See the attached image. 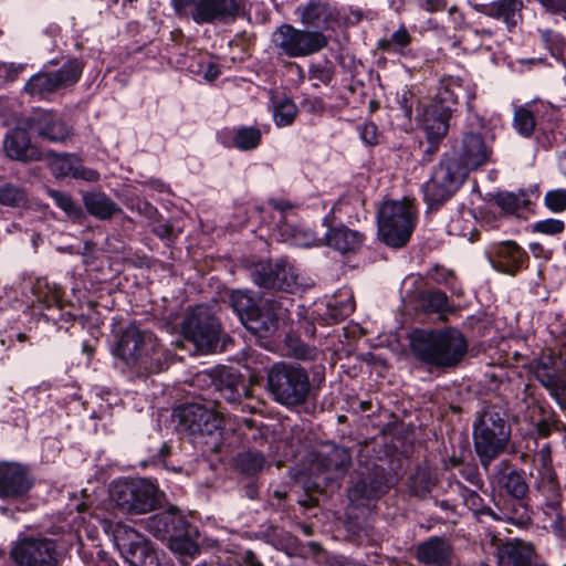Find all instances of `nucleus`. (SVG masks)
<instances>
[{"label": "nucleus", "mask_w": 566, "mask_h": 566, "mask_svg": "<svg viewBox=\"0 0 566 566\" xmlns=\"http://www.w3.org/2000/svg\"><path fill=\"white\" fill-rule=\"evenodd\" d=\"M413 357L430 369H450L460 364L468 352V343L455 328L416 329L410 334Z\"/></svg>", "instance_id": "nucleus-1"}, {"label": "nucleus", "mask_w": 566, "mask_h": 566, "mask_svg": "<svg viewBox=\"0 0 566 566\" xmlns=\"http://www.w3.org/2000/svg\"><path fill=\"white\" fill-rule=\"evenodd\" d=\"M114 354L128 367L148 374L164 370L169 357L153 333L135 325L128 326L120 334Z\"/></svg>", "instance_id": "nucleus-2"}, {"label": "nucleus", "mask_w": 566, "mask_h": 566, "mask_svg": "<svg viewBox=\"0 0 566 566\" xmlns=\"http://www.w3.org/2000/svg\"><path fill=\"white\" fill-rule=\"evenodd\" d=\"M266 388L275 402L297 407L305 403L310 395V376L298 364L279 361L268 370Z\"/></svg>", "instance_id": "nucleus-3"}, {"label": "nucleus", "mask_w": 566, "mask_h": 566, "mask_svg": "<svg viewBox=\"0 0 566 566\" xmlns=\"http://www.w3.org/2000/svg\"><path fill=\"white\" fill-rule=\"evenodd\" d=\"M510 437L511 428L503 410L491 407L482 412L473 427V440L484 468L505 450Z\"/></svg>", "instance_id": "nucleus-4"}, {"label": "nucleus", "mask_w": 566, "mask_h": 566, "mask_svg": "<svg viewBox=\"0 0 566 566\" xmlns=\"http://www.w3.org/2000/svg\"><path fill=\"white\" fill-rule=\"evenodd\" d=\"M417 210L411 201H386L378 210V235L384 243L401 248L409 241L416 226Z\"/></svg>", "instance_id": "nucleus-5"}, {"label": "nucleus", "mask_w": 566, "mask_h": 566, "mask_svg": "<svg viewBox=\"0 0 566 566\" xmlns=\"http://www.w3.org/2000/svg\"><path fill=\"white\" fill-rule=\"evenodd\" d=\"M111 500L123 513L145 514L160 505V493L145 479L119 480L111 486Z\"/></svg>", "instance_id": "nucleus-6"}, {"label": "nucleus", "mask_w": 566, "mask_h": 566, "mask_svg": "<svg viewBox=\"0 0 566 566\" xmlns=\"http://www.w3.org/2000/svg\"><path fill=\"white\" fill-rule=\"evenodd\" d=\"M251 279L260 287L289 293L313 285V281L302 275L286 259L256 263L251 269Z\"/></svg>", "instance_id": "nucleus-7"}, {"label": "nucleus", "mask_w": 566, "mask_h": 566, "mask_svg": "<svg viewBox=\"0 0 566 566\" xmlns=\"http://www.w3.org/2000/svg\"><path fill=\"white\" fill-rule=\"evenodd\" d=\"M465 169L454 158H444L433 169L431 178L422 186L429 208H438L449 200L467 179Z\"/></svg>", "instance_id": "nucleus-8"}, {"label": "nucleus", "mask_w": 566, "mask_h": 566, "mask_svg": "<svg viewBox=\"0 0 566 566\" xmlns=\"http://www.w3.org/2000/svg\"><path fill=\"white\" fill-rule=\"evenodd\" d=\"M272 43L279 54L304 57L324 49L328 40L321 31L300 30L291 24H283L273 32Z\"/></svg>", "instance_id": "nucleus-9"}, {"label": "nucleus", "mask_w": 566, "mask_h": 566, "mask_svg": "<svg viewBox=\"0 0 566 566\" xmlns=\"http://www.w3.org/2000/svg\"><path fill=\"white\" fill-rule=\"evenodd\" d=\"M83 69L82 60L70 59L57 71L34 74L24 85V91L32 97L45 99L51 94L76 84Z\"/></svg>", "instance_id": "nucleus-10"}, {"label": "nucleus", "mask_w": 566, "mask_h": 566, "mask_svg": "<svg viewBox=\"0 0 566 566\" xmlns=\"http://www.w3.org/2000/svg\"><path fill=\"white\" fill-rule=\"evenodd\" d=\"M116 547L130 566H160L158 553L149 541L125 524H116L113 530Z\"/></svg>", "instance_id": "nucleus-11"}, {"label": "nucleus", "mask_w": 566, "mask_h": 566, "mask_svg": "<svg viewBox=\"0 0 566 566\" xmlns=\"http://www.w3.org/2000/svg\"><path fill=\"white\" fill-rule=\"evenodd\" d=\"M174 416L177 419L178 430L195 437H210L218 433L221 429V415L212 408L198 402L186 403L179 407L175 410Z\"/></svg>", "instance_id": "nucleus-12"}, {"label": "nucleus", "mask_w": 566, "mask_h": 566, "mask_svg": "<svg viewBox=\"0 0 566 566\" xmlns=\"http://www.w3.org/2000/svg\"><path fill=\"white\" fill-rule=\"evenodd\" d=\"M182 334L199 352L210 353L218 344L220 325L207 307L198 306L186 316Z\"/></svg>", "instance_id": "nucleus-13"}, {"label": "nucleus", "mask_w": 566, "mask_h": 566, "mask_svg": "<svg viewBox=\"0 0 566 566\" xmlns=\"http://www.w3.org/2000/svg\"><path fill=\"white\" fill-rule=\"evenodd\" d=\"M243 0H176L177 11L190 8V17L197 24H214L233 20L240 12Z\"/></svg>", "instance_id": "nucleus-14"}, {"label": "nucleus", "mask_w": 566, "mask_h": 566, "mask_svg": "<svg viewBox=\"0 0 566 566\" xmlns=\"http://www.w3.org/2000/svg\"><path fill=\"white\" fill-rule=\"evenodd\" d=\"M535 378L545 387L562 409H566V364L552 352L544 353L534 363Z\"/></svg>", "instance_id": "nucleus-15"}, {"label": "nucleus", "mask_w": 566, "mask_h": 566, "mask_svg": "<svg viewBox=\"0 0 566 566\" xmlns=\"http://www.w3.org/2000/svg\"><path fill=\"white\" fill-rule=\"evenodd\" d=\"M11 556L18 566H55L56 549L48 538H24L12 549Z\"/></svg>", "instance_id": "nucleus-16"}, {"label": "nucleus", "mask_w": 566, "mask_h": 566, "mask_svg": "<svg viewBox=\"0 0 566 566\" xmlns=\"http://www.w3.org/2000/svg\"><path fill=\"white\" fill-rule=\"evenodd\" d=\"M24 118L30 130L42 139L64 144L72 136V128L53 111L38 109Z\"/></svg>", "instance_id": "nucleus-17"}, {"label": "nucleus", "mask_w": 566, "mask_h": 566, "mask_svg": "<svg viewBox=\"0 0 566 566\" xmlns=\"http://www.w3.org/2000/svg\"><path fill=\"white\" fill-rule=\"evenodd\" d=\"M458 165L465 169L468 175L471 170H475L488 164L492 156V147L484 140L478 132H464L457 148Z\"/></svg>", "instance_id": "nucleus-18"}, {"label": "nucleus", "mask_w": 566, "mask_h": 566, "mask_svg": "<svg viewBox=\"0 0 566 566\" xmlns=\"http://www.w3.org/2000/svg\"><path fill=\"white\" fill-rule=\"evenodd\" d=\"M287 303H291L287 297L266 298L261 306L256 307L248 329L262 337L270 336L279 328L280 322L287 317Z\"/></svg>", "instance_id": "nucleus-19"}, {"label": "nucleus", "mask_w": 566, "mask_h": 566, "mask_svg": "<svg viewBox=\"0 0 566 566\" xmlns=\"http://www.w3.org/2000/svg\"><path fill=\"white\" fill-rule=\"evenodd\" d=\"M495 555L497 566H546L534 545L523 539L499 541Z\"/></svg>", "instance_id": "nucleus-20"}, {"label": "nucleus", "mask_w": 566, "mask_h": 566, "mask_svg": "<svg viewBox=\"0 0 566 566\" xmlns=\"http://www.w3.org/2000/svg\"><path fill=\"white\" fill-rule=\"evenodd\" d=\"M211 382L220 396L232 405H240L242 399L251 397L250 387L243 377L233 368L217 367L210 373Z\"/></svg>", "instance_id": "nucleus-21"}, {"label": "nucleus", "mask_w": 566, "mask_h": 566, "mask_svg": "<svg viewBox=\"0 0 566 566\" xmlns=\"http://www.w3.org/2000/svg\"><path fill=\"white\" fill-rule=\"evenodd\" d=\"M314 465L328 480L343 478L352 465V453L348 448L335 443H326L317 452Z\"/></svg>", "instance_id": "nucleus-22"}, {"label": "nucleus", "mask_w": 566, "mask_h": 566, "mask_svg": "<svg viewBox=\"0 0 566 566\" xmlns=\"http://www.w3.org/2000/svg\"><path fill=\"white\" fill-rule=\"evenodd\" d=\"M488 258L494 270L510 275L523 269L528 260L527 253L514 241L493 245L488 252Z\"/></svg>", "instance_id": "nucleus-23"}, {"label": "nucleus", "mask_w": 566, "mask_h": 566, "mask_svg": "<svg viewBox=\"0 0 566 566\" xmlns=\"http://www.w3.org/2000/svg\"><path fill=\"white\" fill-rule=\"evenodd\" d=\"M387 491L384 469L374 467L366 473L361 472L359 479L348 490V499L353 504L364 505L365 501L380 497Z\"/></svg>", "instance_id": "nucleus-24"}, {"label": "nucleus", "mask_w": 566, "mask_h": 566, "mask_svg": "<svg viewBox=\"0 0 566 566\" xmlns=\"http://www.w3.org/2000/svg\"><path fill=\"white\" fill-rule=\"evenodd\" d=\"M30 130L27 126V119H19L14 129L7 134L4 138V151L7 156L20 161H36L42 158V153L31 144L28 135Z\"/></svg>", "instance_id": "nucleus-25"}, {"label": "nucleus", "mask_w": 566, "mask_h": 566, "mask_svg": "<svg viewBox=\"0 0 566 566\" xmlns=\"http://www.w3.org/2000/svg\"><path fill=\"white\" fill-rule=\"evenodd\" d=\"M415 558L427 566H451L453 547L442 536H431L415 546Z\"/></svg>", "instance_id": "nucleus-26"}, {"label": "nucleus", "mask_w": 566, "mask_h": 566, "mask_svg": "<svg viewBox=\"0 0 566 566\" xmlns=\"http://www.w3.org/2000/svg\"><path fill=\"white\" fill-rule=\"evenodd\" d=\"M32 486L28 471L17 463H0V499H18Z\"/></svg>", "instance_id": "nucleus-27"}, {"label": "nucleus", "mask_w": 566, "mask_h": 566, "mask_svg": "<svg viewBox=\"0 0 566 566\" xmlns=\"http://www.w3.org/2000/svg\"><path fill=\"white\" fill-rule=\"evenodd\" d=\"M188 526L187 520L175 506L157 513L147 521L149 532L161 539L185 536Z\"/></svg>", "instance_id": "nucleus-28"}, {"label": "nucleus", "mask_w": 566, "mask_h": 566, "mask_svg": "<svg viewBox=\"0 0 566 566\" xmlns=\"http://www.w3.org/2000/svg\"><path fill=\"white\" fill-rule=\"evenodd\" d=\"M49 166L52 174L57 178L72 177L85 181H97L99 174L86 168L75 155L49 153Z\"/></svg>", "instance_id": "nucleus-29"}, {"label": "nucleus", "mask_w": 566, "mask_h": 566, "mask_svg": "<svg viewBox=\"0 0 566 566\" xmlns=\"http://www.w3.org/2000/svg\"><path fill=\"white\" fill-rule=\"evenodd\" d=\"M524 3L522 0H496L479 6L478 10L486 17L504 22L507 31H512L523 20Z\"/></svg>", "instance_id": "nucleus-30"}, {"label": "nucleus", "mask_w": 566, "mask_h": 566, "mask_svg": "<svg viewBox=\"0 0 566 566\" xmlns=\"http://www.w3.org/2000/svg\"><path fill=\"white\" fill-rule=\"evenodd\" d=\"M475 97L474 90L459 77H448L441 82L437 93V103L440 107H448L450 113L452 106L461 101L470 103Z\"/></svg>", "instance_id": "nucleus-31"}, {"label": "nucleus", "mask_w": 566, "mask_h": 566, "mask_svg": "<svg viewBox=\"0 0 566 566\" xmlns=\"http://www.w3.org/2000/svg\"><path fill=\"white\" fill-rule=\"evenodd\" d=\"M301 21L317 30H326L335 19L334 11L327 2L312 0L304 7H298Z\"/></svg>", "instance_id": "nucleus-32"}, {"label": "nucleus", "mask_w": 566, "mask_h": 566, "mask_svg": "<svg viewBox=\"0 0 566 566\" xmlns=\"http://www.w3.org/2000/svg\"><path fill=\"white\" fill-rule=\"evenodd\" d=\"M500 467L499 485L504 490L510 497L525 499L528 497V483L526 481L525 472L517 469H510L507 461H502Z\"/></svg>", "instance_id": "nucleus-33"}, {"label": "nucleus", "mask_w": 566, "mask_h": 566, "mask_svg": "<svg viewBox=\"0 0 566 566\" xmlns=\"http://www.w3.org/2000/svg\"><path fill=\"white\" fill-rule=\"evenodd\" d=\"M326 244L340 253L355 252L363 243V235L347 227L329 228L325 234Z\"/></svg>", "instance_id": "nucleus-34"}, {"label": "nucleus", "mask_w": 566, "mask_h": 566, "mask_svg": "<svg viewBox=\"0 0 566 566\" xmlns=\"http://www.w3.org/2000/svg\"><path fill=\"white\" fill-rule=\"evenodd\" d=\"M83 202L87 212L99 220H108L122 212L120 207L104 192H87Z\"/></svg>", "instance_id": "nucleus-35"}, {"label": "nucleus", "mask_w": 566, "mask_h": 566, "mask_svg": "<svg viewBox=\"0 0 566 566\" xmlns=\"http://www.w3.org/2000/svg\"><path fill=\"white\" fill-rule=\"evenodd\" d=\"M451 117L448 107H440L438 104L431 105L424 117V132L427 138L442 139L449 129V119Z\"/></svg>", "instance_id": "nucleus-36"}, {"label": "nucleus", "mask_w": 566, "mask_h": 566, "mask_svg": "<svg viewBox=\"0 0 566 566\" xmlns=\"http://www.w3.org/2000/svg\"><path fill=\"white\" fill-rule=\"evenodd\" d=\"M536 472V489L547 500V509L552 510L553 513L559 511V484L554 469Z\"/></svg>", "instance_id": "nucleus-37"}, {"label": "nucleus", "mask_w": 566, "mask_h": 566, "mask_svg": "<svg viewBox=\"0 0 566 566\" xmlns=\"http://www.w3.org/2000/svg\"><path fill=\"white\" fill-rule=\"evenodd\" d=\"M33 294L38 302L42 303L45 308L53 306L63 308L65 301L61 287L54 283H50L46 279H38L33 285Z\"/></svg>", "instance_id": "nucleus-38"}, {"label": "nucleus", "mask_w": 566, "mask_h": 566, "mask_svg": "<svg viewBox=\"0 0 566 566\" xmlns=\"http://www.w3.org/2000/svg\"><path fill=\"white\" fill-rule=\"evenodd\" d=\"M504 517L516 526H525L531 522L532 510L530 497L513 499L505 501L503 510Z\"/></svg>", "instance_id": "nucleus-39"}, {"label": "nucleus", "mask_w": 566, "mask_h": 566, "mask_svg": "<svg viewBox=\"0 0 566 566\" xmlns=\"http://www.w3.org/2000/svg\"><path fill=\"white\" fill-rule=\"evenodd\" d=\"M230 304L240 318L241 323L248 328L249 322L256 310V304L251 295L243 291H234L230 296Z\"/></svg>", "instance_id": "nucleus-40"}, {"label": "nucleus", "mask_w": 566, "mask_h": 566, "mask_svg": "<svg viewBox=\"0 0 566 566\" xmlns=\"http://www.w3.org/2000/svg\"><path fill=\"white\" fill-rule=\"evenodd\" d=\"M411 43V35L405 27L395 31L390 38H382L377 43V49L387 53L403 55L406 48Z\"/></svg>", "instance_id": "nucleus-41"}, {"label": "nucleus", "mask_w": 566, "mask_h": 566, "mask_svg": "<svg viewBox=\"0 0 566 566\" xmlns=\"http://www.w3.org/2000/svg\"><path fill=\"white\" fill-rule=\"evenodd\" d=\"M262 138V133L256 127L241 126L234 130L232 143L240 150L248 151L255 149Z\"/></svg>", "instance_id": "nucleus-42"}, {"label": "nucleus", "mask_w": 566, "mask_h": 566, "mask_svg": "<svg viewBox=\"0 0 566 566\" xmlns=\"http://www.w3.org/2000/svg\"><path fill=\"white\" fill-rule=\"evenodd\" d=\"M494 202L504 212L515 213L521 208L528 205V197L524 191L520 192H506L502 191L494 196Z\"/></svg>", "instance_id": "nucleus-43"}, {"label": "nucleus", "mask_w": 566, "mask_h": 566, "mask_svg": "<svg viewBox=\"0 0 566 566\" xmlns=\"http://www.w3.org/2000/svg\"><path fill=\"white\" fill-rule=\"evenodd\" d=\"M265 458L256 451H245L237 457L238 469L247 475H255L263 470Z\"/></svg>", "instance_id": "nucleus-44"}, {"label": "nucleus", "mask_w": 566, "mask_h": 566, "mask_svg": "<svg viewBox=\"0 0 566 566\" xmlns=\"http://www.w3.org/2000/svg\"><path fill=\"white\" fill-rule=\"evenodd\" d=\"M297 114V107L290 98H282L274 102L273 118L277 126L291 125Z\"/></svg>", "instance_id": "nucleus-45"}, {"label": "nucleus", "mask_w": 566, "mask_h": 566, "mask_svg": "<svg viewBox=\"0 0 566 566\" xmlns=\"http://www.w3.org/2000/svg\"><path fill=\"white\" fill-rule=\"evenodd\" d=\"M434 485V480L431 474L424 469H418L410 476V491L413 495L426 497Z\"/></svg>", "instance_id": "nucleus-46"}, {"label": "nucleus", "mask_w": 566, "mask_h": 566, "mask_svg": "<svg viewBox=\"0 0 566 566\" xmlns=\"http://www.w3.org/2000/svg\"><path fill=\"white\" fill-rule=\"evenodd\" d=\"M27 195L23 189L12 184L0 185V205L9 207H22L27 203Z\"/></svg>", "instance_id": "nucleus-47"}, {"label": "nucleus", "mask_w": 566, "mask_h": 566, "mask_svg": "<svg viewBox=\"0 0 566 566\" xmlns=\"http://www.w3.org/2000/svg\"><path fill=\"white\" fill-rule=\"evenodd\" d=\"M49 195L54 200L55 205L67 214V217L74 220L82 217V209L74 202L73 198L69 193L50 190Z\"/></svg>", "instance_id": "nucleus-48"}, {"label": "nucleus", "mask_w": 566, "mask_h": 566, "mask_svg": "<svg viewBox=\"0 0 566 566\" xmlns=\"http://www.w3.org/2000/svg\"><path fill=\"white\" fill-rule=\"evenodd\" d=\"M422 305L427 312L443 313L449 306L448 296L440 291L427 292L422 295Z\"/></svg>", "instance_id": "nucleus-49"}, {"label": "nucleus", "mask_w": 566, "mask_h": 566, "mask_svg": "<svg viewBox=\"0 0 566 566\" xmlns=\"http://www.w3.org/2000/svg\"><path fill=\"white\" fill-rule=\"evenodd\" d=\"M282 232L297 247H311L316 244V238L311 230L285 224L282 227Z\"/></svg>", "instance_id": "nucleus-50"}, {"label": "nucleus", "mask_w": 566, "mask_h": 566, "mask_svg": "<svg viewBox=\"0 0 566 566\" xmlns=\"http://www.w3.org/2000/svg\"><path fill=\"white\" fill-rule=\"evenodd\" d=\"M333 76L334 66L329 61L312 64L310 67V80L314 82V86L329 84Z\"/></svg>", "instance_id": "nucleus-51"}, {"label": "nucleus", "mask_w": 566, "mask_h": 566, "mask_svg": "<svg viewBox=\"0 0 566 566\" xmlns=\"http://www.w3.org/2000/svg\"><path fill=\"white\" fill-rule=\"evenodd\" d=\"M514 127L521 135L530 136L535 128L533 114L523 107L516 109L514 114Z\"/></svg>", "instance_id": "nucleus-52"}, {"label": "nucleus", "mask_w": 566, "mask_h": 566, "mask_svg": "<svg viewBox=\"0 0 566 566\" xmlns=\"http://www.w3.org/2000/svg\"><path fill=\"white\" fill-rule=\"evenodd\" d=\"M538 32L541 34L542 41L551 51L552 55L556 56V53H558L564 46V38L562 34L549 29L538 30Z\"/></svg>", "instance_id": "nucleus-53"}, {"label": "nucleus", "mask_w": 566, "mask_h": 566, "mask_svg": "<svg viewBox=\"0 0 566 566\" xmlns=\"http://www.w3.org/2000/svg\"><path fill=\"white\" fill-rule=\"evenodd\" d=\"M546 207L554 211L560 212L566 209V190L555 189L551 190L545 196Z\"/></svg>", "instance_id": "nucleus-54"}, {"label": "nucleus", "mask_w": 566, "mask_h": 566, "mask_svg": "<svg viewBox=\"0 0 566 566\" xmlns=\"http://www.w3.org/2000/svg\"><path fill=\"white\" fill-rule=\"evenodd\" d=\"M564 229H565L564 222L562 220H557V219L542 220V221L536 222L533 226V230L535 232H539V233L547 234V235L558 234V233L563 232Z\"/></svg>", "instance_id": "nucleus-55"}, {"label": "nucleus", "mask_w": 566, "mask_h": 566, "mask_svg": "<svg viewBox=\"0 0 566 566\" xmlns=\"http://www.w3.org/2000/svg\"><path fill=\"white\" fill-rule=\"evenodd\" d=\"M291 354L302 360H313L316 358L317 350L302 342L295 340L291 344Z\"/></svg>", "instance_id": "nucleus-56"}, {"label": "nucleus", "mask_w": 566, "mask_h": 566, "mask_svg": "<svg viewBox=\"0 0 566 566\" xmlns=\"http://www.w3.org/2000/svg\"><path fill=\"white\" fill-rule=\"evenodd\" d=\"M536 471L553 469L552 451L549 444H545L535 455Z\"/></svg>", "instance_id": "nucleus-57"}, {"label": "nucleus", "mask_w": 566, "mask_h": 566, "mask_svg": "<svg viewBox=\"0 0 566 566\" xmlns=\"http://www.w3.org/2000/svg\"><path fill=\"white\" fill-rule=\"evenodd\" d=\"M170 548L179 554L190 555L196 551L195 544L184 536L170 537Z\"/></svg>", "instance_id": "nucleus-58"}, {"label": "nucleus", "mask_w": 566, "mask_h": 566, "mask_svg": "<svg viewBox=\"0 0 566 566\" xmlns=\"http://www.w3.org/2000/svg\"><path fill=\"white\" fill-rule=\"evenodd\" d=\"M230 566H263L262 563L256 558L252 551H247L244 554L235 558L234 563Z\"/></svg>", "instance_id": "nucleus-59"}, {"label": "nucleus", "mask_w": 566, "mask_h": 566, "mask_svg": "<svg viewBox=\"0 0 566 566\" xmlns=\"http://www.w3.org/2000/svg\"><path fill=\"white\" fill-rule=\"evenodd\" d=\"M360 137L368 145L376 144L377 143V127H376V125L373 124V123L365 124L360 128Z\"/></svg>", "instance_id": "nucleus-60"}, {"label": "nucleus", "mask_w": 566, "mask_h": 566, "mask_svg": "<svg viewBox=\"0 0 566 566\" xmlns=\"http://www.w3.org/2000/svg\"><path fill=\"white\" fill-rule=\"evenodd\" d=\"M535 428H536V433L538 434V437L547 438L551 434L553 428H557V422L556 421L552 422L547 419H543L536 423Z\"/></svg>", "instance_id": "nucleus-61"}, {"label": "nucleus", "mask_w": 566, "mask_h": 566, "mask_svg": "<svg viewBox=\"0 0 566 566\" xmlns=\"http://www.w3.org/2000/svg\"><path fill=\"white\" fill-rule=\"evenodd\" d=\"M421 8L427 11L433 12L446 8L447 0H418Z\"/></svg>", "instance_id": "nucleus-62"}, {"label": "nucleus", "mask_w": 566, "mask_h": 566, "mask_svg": "<svg viewBox=\"0 0 566 566\" xmlns=\"http://www.w3.org/2000/svg\"><path fill=\"white\" fill-rule=\"evenodd\" d=\"M412 98V95L408 91H402L401 97L398 99L406 117H411L412 105L409 103V99Z\"/></svg>", "instance_id": "nucleus-63"}, {"label": "nucleus", "mask_w": 566, "mask_h": 566, "mask_svg": "<svg viewBox=\"0 0 566 566\" xmlns=\"http://www.w3.org/2000/svg\"><path fill=\"white\" fill-rule=\"evenodd\" d=\"M427 140H428V146L423 150V153H424V156H426V160L430 161L432 156L438 151V149H439V142L441 139L427 138Z\"/></svg>", "instance_id": "nucleus-64"}]
</instances>
